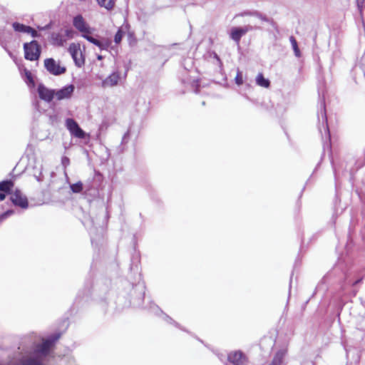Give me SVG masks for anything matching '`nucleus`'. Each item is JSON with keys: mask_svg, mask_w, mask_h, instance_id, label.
<instances>
[{"mask_svg": "<svg viewBox=\"0 0 365 365\" xmlns=\"http://www.w3.org/2000/svg\"><path fill=\"white\" fill-rule=\"evenodd\" d=\"M11 200L15 205L22 208H26L28 207L27 198L20 190H16L14 192H11Z\"/></svg>", "mask_w": 365, "mask_h": 365, "instance_id": "8", "label": "nucleus"}, {"mask_svg": "<svg viewBox=\"0 0 365 365\" xmlns=\"http://www.w3.org/2000/svg\"><path fill=\"white\" fill-rule=\"evenodd\" d=\"M235 83L239 86L243 83L242 74L239 70L237 71V76L235 77Z\"/></svg>", "mask_w": 365, "mask_h": 365, "instance_id": "24", "label": "nucleus"}, {"mask_svg": "<svg viewBox=\"0 0 365 365\" xmlns=\"http://www.w3.org/2000/svg\"><path fill=\"white\" fill-rule=\"evenodd\" d=\"M93 44L99 47L101 49H106L108 47V43H104L98 39H96V41L93 42Z\"/></svg>", "mask_w": 365, "mask_h": 365, "instance_id": "21", "label": "nucleus"}, {"mask_svg": "<svg viewBox=\"0 0 365 365\" xmlns=\"http://www.w3.org/2000/svg\"><path fill=\"white\" fill-rule=\"evenodd\" d=\"M6 195L4 192H0V201H2L5 199Z\"/></svg>", "mask_w": 365, "mask_h": 365, "instance_id": "39", "label": "nucleus"}, {"mask_svg": "<svg viewBox=\"0 0 365 365\" xmlns=\"http://www.w3.org/2000/svg\"><path fill=\"white\" fill-rule=\"evenodd\" d=\"M89 34H82V36L83 38H85L86 40H88L89 42L93 43V42L96 41V38H94L93 37H92Z\"/></svg>", "mask_w": 365, "mask_h": 365, "instance_id": "28", "label": "nucleus"}, {"mask_svg": "<svg viewBox=\"0 0 365 365\" xmlns=\"http://www.w3.org/2000/svg\"><path fill=\"white\" fill-rule=\"evenodd\" d=\"M359 280L355 281L354 284H356Z\"/></svg>", "mask_w": 365, "mask_h": 365, "instance_id": "41", "label": "nucleus"}, {"mask_svg": "<svg viewBox=\"0 0 365 365\" xmlns=\"http://www.w3.org/2000/svg\"><path fill=\"white\" fill-rule=\"evenodd\" d=\"M163 319L165 322H168L170 324H174L175 326H176L178 327H179V324L177 322H175L172 318H170L169 316H168L165 314H163Z\"/></svg>", "mask_w": 365, "mask_h": 365, "instance_id": "23", "label": "nucleus"}, {"mask_svg": "<svg viewBox=\"0 0 365 365\" xmlns=\"http://www.w3.org/2000/svg\"><path fill=\"white\" fill-rule=\"evenodd\" d=\"M0 44L2 46V47L6 50L10 56H11V53L7 50L6 45L0 40Z\"/></svg>", "mask_w": 365, "mask_h": 365, "instance_id": "38", "label": "nucleus"}, {"mask_svg": "<svg viewBox=\"0 0 365 365\" xmlns=\"http://www.w3.org/2000/svg\"><path fill=\"white\" fill-rule=\"evenodd\" d=\"M26 33L30 34L34 38L39 36V34L37 33V31L31 26H29V29L27 30Z\"/></svg>", "mask_w": 365, "mask_h": 365, "instance_id": "27", "label": "nucleus"}, {"mask_svg": "<svg viewBox=\"0 0 365 365\" xmlns=\"http://www.w3.org/2000/svg\"><path fill=\"white\" fill-rule=\"evenodd\" d=\"M365 0H356V4L358 8L361 10L364 6Z\"/></svg>", "mask_w": 365, "mask_h": 365, "instance_id": "33", "label": "nucleus"}, {"mask_svg": "<svg viewBox=\"0 0 365 365\" xmlns=\"http://www.w3.org/2000/svg\"><path fill=\"white\" fill-rule=\"evenodd\" d=\"M25 58L29 61L38 60L41 55V47L36 41L24 44Z\"/></svg>", "mask_w": 365, "mask_h": 365, "instance_id": "1", "label": "nucleus"}, {"mask_svg": "<svg viewBox=\"0 0 365 365\" xmlns=\"http://www.w3.org/2000/svg\"><path fill=\"white\" fill-rule=\"evenodd\" d=\"M74 88L73 85H68L61 89L55 91L54 97H56L58 101L68 99L72 96Z\"/></svg>", "mask_w": 365, "mask_h": 365, "instance_id": "9", "label": "nucleus"}, {"mask_svg": "<svg viewBox=\"0 0 365 365\" xmlns=\"http://www.w3.org/2000/svg\"><path fill=\"white\" fill-rule=\"evenodd\" d=\"M14 187V182L11 180H6L0 182V191L5 193H10Z\"/></svg>", "mask_w": 365, "mask_h": 365, "instance_id": "14", "label": "nucleus"}, {"mask_svg": "<svg viewBox=\"0 0 365 365\" xmlns=\"http://www.w3.org/2000/svg\"><path fill=\"white\" fill-rule=\"evenodd\" d=\"M227 359L234 365H247L249 362L247 356L240 351H231L227 355Z\"/></svg>", "mask_w": 365, "mask_h": 365, "instance_id": "4", "label": "nucleus"}, {"mask_svg": "<svg viewBox=\"0 0 365 365\" xmlns=\"http://www.w3.org/2000/svg\"><path fill=\"white\" fill-rule=\"evenodd\" d=\"M255 16L258 17L259 19H262V21H267L268 19L265 16H263L262 14L255 11Z\"/></svg>", "mask_w": 365, "mask_h": 365, "instance_id": "30", "label": "nucleus"}, {"mask_svg": "<svg viewBox=\"0 0 365 365\" xmlns=\"http://www.w3.org/2000/svg\"><path fill=\"white\" fill-rule=\"evenodd\" d=\"M12 213H13V211H12V210H9V211L6 212L5 213L2 214V215L0 216V220H3L4 219H5L6 217H7L8 216L11 215Z\"/></svg>", "mask_w": 365, "mask_h": 365, "instance_id": "32", "label": "nucleus"}, {"mask_svg": "<svg viewBox=\"0 0 365 365\" xmlns=\"http://www.w3.org/2000/svg\"><path fill=\"white\" fill-rule=\"evenodd\" d=\"M34 177L38 182H41L43 180L42 165L40 166V168L38 169V173H34Z\"/></svg>", "mask_w": 365, "mask_h": 365, "instance_id": "25", "label": "nucleus"}, {"mask_svg": "<svg viewBox=\"0 0 365 365\" xmlns=\"http://www.w3.org/2000/svg\"><path fill=\"white\" fill-rule=\"evenodd\" d=\"M26 82L29 86H34V81L30 71L25 70Z\"/></svg>", "mask_w": 365, "mask_h": 365, "instance_id": "20", "label": "nucleus"}, {"mask_svg": "<svg viewBox=\"0 0 365 365\" xmlns=\"http://www.w3.org/2000/svg\"><path fill=\"white\" fill-rule=\"evenodd\" d=\"M240 16H255V11H245V12L240 14Z\"/></svg>", "mask_w": 365, "mask_h": 365, "instance_id": "35", "label": "nucleus"}, {"mask_svg": "<svg viewBox=\"0 0 365 365\" xmlns=\"http://www.w3.org/2000/svg\"><path fill=\"white\" fill-rule=\"evenodd\" d=\"M71 189L75 193L81 192L83 190V184L81 182H78L75 184H72L71 185Z\"/></svg>", "mask_w": 365, "mask_h": 365, "instance_id": "19", "label": "nucleus"}, {"mask_svg": "<svg viewBox=\"0 0 365 365\" xmlns=\"http://www.w3.org/2000/svg\"><path fill=\"white\" fill-rule=\"evenodd\" d=\"M285 351L284 350L277 351L269 365H284L283 361Z\"/></svg>", "mask_w": 365, "mask_h": 365, "instance_id": "13", "label": "nucleus"}, {"mask_svg": "<svg viewBox=\"0 0 365 365\" xmlns=\"http://www.w3.org/2000/svg\"><path fill=\"white\" fill-rule=\"evenodd\" d=\"M123 35V31L120 29H119L117 31V33L115 34V37H114V41L116 43H119L121 41Z\"/></svg>", "mask_w": 365, "mask_h": 365, "instance_id": "22", "label": "nucleus"}, {"mask_svg": "<svg viewBox=\"0 0 365 365\" xmlns=\"http://www.w3.org/2000/svg\"><path fill=\"white\" fill-rule=\"evenodd\" d=\"M98 59H99V60L102 59V56H98Z\"/></svg>", "mask_w": 365, "mask_h": 365, "instance_id": "40", "label": "nucleus"}, {"mask_svg": "<svg viewBox=\"0 0 365 365\" xmlns=\"http://www.w3.org/2000/svg\"><path fill=\"white\" fill-rule=\"evenodd\" d=\"M68 52L70 53L75 65L81 68L85 64V57L83 52L81 50V46L79 43H72L68 47Z\"/></svg>", "mask_w": 365, "mask_h": 365, "instance_id": "2", "label": "nucleus"}, {"mask_svg": "<svg viewBox=\"0 0 365 365\" xmlns=\"http://www.w3.org/2000/svg\"><path fill=\"white\" fill-rule=\"evenodd\" d=\"M51 43L57 46H63L66 41V38L63 35L59 33H52L51 34Z\"/></svg>", "mask_w": 365, "mask_h": 365, "instance_id": "12", "label": "nucleus"}, {"mask_svg": "<svg viewBox=\"0 0 365 365\" xmlns=\"http://www.w3.org/2000/svg\"><path fill=\"white\" fill-rule=\"evenodd\" d=\"M99 6L107 10H111L115 6V0H96Z\"/></svg>", "mask_w": 365, "mask_h": 365, "instance_id": "15", "label": "nucleus"}, {"mask_svg": "<svg viewBox=\"0 0 365 365\" xmlns=\"http://www.w3.org/2000/svg\"><path fill=\"white\" fill-rule=\"evenodd\" d=\"M44 66L50 73L55 76L61 75L66 72V68L61 66L53 58H46L44 61Z\"/></svg>", "mask_w": 365, "mask_h": 365, "instance_id": "3", "label": "nucleus"}, {"mask_svg": "<svg viewBox=\"0 0 365 365\" xmlns=\"http://www.w3.org/2000/svg\"><path fill=\"white\" fill-rule=\"evenodd\" d=\"M12 26L14 29L18 32L26 33L27 30L29 29V26H26L17 22L14 23Z\"/></svg>", "mask_w": 365, "mask_h": 365, "instance_id": "17", "label": "nucleus"}, {"mask_svg": "<svg viewBox=\"0 0 365 365\" xmlns=\"http://www.w3.org/2000/svg\"><path fill=\"white\" fill-rule=\"evenodd\" d=\"M256 81L257 85L262 87L268 88L269 86V80L265 79L262 73L257 75Z\"/></svg>", "mask_w": 365, "mask_h": 365, "instance_id": "16", "label": "nucleus"}, {"mask_svg": "<svg viewBox=\"0 0 365 365\" xmlns=\"http://www.w3.org/2000/svg\"><path fill=\"white\" fill-rule=\"evenodd\" d=\"M120 79V74L118 72H113L109 76L102 81V87H113L118 85Z\"/></svg>", "mask_w": 365, "mask_h": 365, "instance_id": "11", "label": "nucleus"}, {"mask_svg": "<svg viewBox=\"0 0 365 365\" xmlns=\"http://www.w3.org/2000/svg\"><path fill=\"white\" fill-rule=\"evenodd\" d=\"M143 301V297H140L138 300H133L131 302L133 306L135 307H141L142 302Z\"/></svg>", "mask_w": 365, "mask_h": 365, "instance_id": "26", "label": "nucleus"}, {"mask_svg": "<svg viewBox=\"0 0 365 365\" xmlns=\"http://www.w3.org/2000/svg\"><path fill=\"white\" fill-rule=\"evenodd\" d=\"M252 27L250 26H246L245 27H233L231 30L230 37L235 42L239 43L240 38L247 32L251 31Z\"/></svg>", "mask_w": 365, "mask_h": 365, "instance_id": "10", "label": "nucleus"}, {"mask_svg": "<svg viewBox=\"0 0 365 365\" xmlns=\"http://www.w3.org/2000/svg\"><path fill=\"white\" fill-rule=\"evenodd\" d=\"M149 309H150L151 311L153 312L156 314H158V312H162V311L158 308V307L155 304L150 305Z\"/></svg>", "mask_w": 365, "mask_h": 365, "instance_id": "29", "label": "nucleus"}, {"mask_svg": "<svg viewBox=\"0 0 365 365\" xmlns=\"http://www.w3.org/2000/svg\"><path fill=\"white\" fill-rule=\"evenodd\" d=\"M61 163H62V165L64 166V167H66L69 165V163H70V160L68 159V158L67 157H63L62 158V160H61Z\"/></svg>", "mask_w": 365, "mask_h": 365, "instance_id": "34", "label": "nucleus"}, {"mask_svg": "<svg viewBox=\"0 0 365 365\" xmlns=\"http://www.w3.org/2000/svg\"><path fill=\"white\" fill-rule=\"evenodd\" d=\"M66 126L71 135L78 138H84L86 133L79 127L78 123L72 118H68L66 120Z\"/></svg>", "mask_w": 365, "mask_h": 365, "instance_id": "5", "label": "nucleus"}, {"mask_svg": "<svg viewBox=\"0 0 365 365\" xmlns=\"http://www.w3.org/2000/svg\"><path fill=\"white\" fill-rule=\"evenodd\" d=\"M38 30H46V29H49L51 28V24H48L47 25H46L45 26H38L37 27Z\"/></svg>", "mask_w": 365, "mask_h": 365, "instance_id": "36", "label": "nucleus"}, {"mask_svg": "<svg viewBox=\"0 0 365 365\" xmlns=\"http://www.w3.org/2000/svg\"><path fill=\"white\" fill-rule=\"evenodd\" d=\"M289 41L291 42V44L292 46V48L294 51V54L297 57H299L301 53H300V51L298 48V46H297V42L296 41V39L294 38V36H290L289 38Z\"/></svg>", "mask_w": 365, "mask_h": 365, "instance_id": "18", "label": "nucleus"}, {"mask_svg": "<svg viewBox=\"0 0 365 365\" xmlns=\"http://www.w3.org/2000/svg\"><path fill=\"white\" fill-rule=\"evenodd\" d=\"M65 36L68 38H72L73 36V31L71 29H66L65 31Z\"/></svg>", "mask_w": 365, "mask_h": 365, "instance_id": "31", "label": "nucleus"}, {"mask_svg": "<svg viewBox=\"0 0 365 365\" xmlns=\"http://www.w3.org/2000/svg\"><path fill=\"white\" fill-rule=\"evenodd\" d=\"M137 287H138V289L141 291V292H143L144 289H145V285H144V283L142 282V283H138V284L137 285Z\"/></svg>", "mask_w": 365, "mask_h": 365, "instance_id": "37", "label": "nucleus"}, {"mask_svg": "<svg viewBox=\"0 0 365 365\" xmlns=\"http://www.w3.org/2000/svg\"><path fill=\"white\" fill-rule=\"evenodd\" d=\"M73 24L82 34L91 33L89 26L81 15H78L73 18Z\"/></svg>", "mask_w": 365, "mask_h": 365, "instance_id": "7", "label": "nucleus"}, {"mask_svg": "<svg viewBox=\"0 0 365 365\" xmlns=\"http://www.w3.org/2000/svg\"><path fill=\"white\" fill-rule=\"evenodd\" d=\"M37 92L39 98L46 102L49 103L54 98L55 90L49 89L41 83L38 86Z\"/></svg>", "mask_w": 365, "mask_h": 365, "instance_id": "6", "label": "nucleus"}]
</instances>
